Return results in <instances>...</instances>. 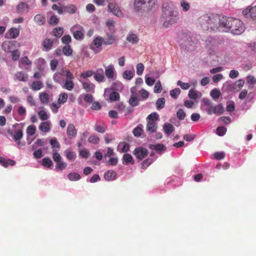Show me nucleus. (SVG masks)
Wrapping results in <instances>:
<instances>
[{
  "mask_svg": "<svg viewBox=\"0 0 256 256\" xmlns=\"http://www.w3.org/2000/svg\"><path fill=\"white\" fill-rule=\"evenodd\" d=\"M123 77L125 79L130 80L134 77V72L130 70H126L123 72Z\"/></svg>",
  "mask_w": 256,
  "mask_h": 256,
  "instance_id": "nucleus-51",
  "label": "nucleus"
},
{
  "mask_svg": "<svg viewBox=\"0 0 256 256\" xmlns=\"http://www.w3.org/2000/svg\"><path fill=\"white\" fill-rule=\"evenodd\" d=\"M68 178L70 181H77L81 178V176L78 173L72 172L68 174Z\"/></svg>",
  "mask_w": 256,
  "mask_h": 256,
  "instance_id": "nucleus-27",
  "label": "nucleus"
},
{
  "mask_svg": "<svg viewBox=\"0 0 256 256\" xmlns=\"http://www.w3.org/2000/svg\"><path fill=\"white\" fill-rule=\"evenodd\" d=\"M158 128L157 124L155 122L148 121L146 124V131L153 133L156 132Z\"/></svg>",
  "mask_w": 256,
  "mask_h": 256,
  "instance_id": "nucleus-18",
  "label": "nucleus"
},
{
  "mask_svg": "<svg viewBox=\"0 0 256 256\" xmlns=\"http://www.w3.org/2000/svg\"><path fill=\"white\" fill-rule=\"evenodd\" d=\"M20 46V44L16 40H6L2 44V48L6 52H11Z\"/></svg>",
  "mask_w": 256,
  "mask_h": 256,
  "instance_id": "nucleus-6",
  "label": "nucleus"
},
{
  "mask_svg": "<svg viewBox=\"0 0 256 256\" xmlns=\"http://www.w3.org/2000/svg\"><path fill=\"white\" fill-rule=\"evenodd\" d=\"M0 164L4 167L6 168L8 166H14L16 164V162L10 159L6 160L3 157H0Z\"/></svg>",
  "mask_w": 256,
  "mask_h": 256,
  "instance_id": "nucleus-19",
  "label": "nucleus"
},
{
  "mask_svg": "<svg viewBox=\"0 0 256 256\" xmlns=\"http://www.w3.org/2000/svg\"><path fill=\"white\" fill-rule=\"evenodd\" d=\"M143 132L142 125L139 124L133 130V134L134 136L139 137Z\"/></svg>",
  "mask_w": 256,
  "mask_h": 256,
  "instance_id": "nucleus-30",
  "label": "nucleus"
},
{
  "mask_svg": "<svg viewBox=\"0 0 256 256\" xmlns=\"http://www.w3.org/2000/svg\"><path fill=\"white\" fill-rule=\"evenodd\" d=\"M52 158L54 160L56 163L61 161L62 157L60 154L56 152L53 150L52 152Z\"/></svg>",
  "mask_w": 256,
  "mask_h": 256,
  "instance_id": "nucleus-61",
  "label": "nucleus"
},
{
  "mask_svg": "<svg viewBox=\"0 0 256 256\" xmlns=\"http://www.w3.org/2000/svg\"><path fill=\"white\" fill-rule=\"evenodd\" d=\"M244 81L243 80L240 79V80H236L234 82L236 88V92L239 91L244 86Z\"/></svg>",
  "mask_w": 256,
  "mask_h": 256,
  "instance_id": "nucleus-52",
  "label": "nucleus"
},
{
  "mask_svg": "<svg viewBox=\"0 0 256 256\" xmlns=\"http://www.w3.org/2000/svg\"><path fill=\"white\" fill-rule=\"evenodd\" d=\"M159 116L158 113L154 112L150 114L148 117L147 119L148 120V121L150 122H155L158 120Z\"/></svg>",
  "mask_w": 256,
  "mask_h": 256,
  "instance_id": "nucleus-44",
  "label": "nucleus"
},
{
  "mask_svg": "<svg viewBox=\"0 0 256 256\" xmlns=\"http://www.w3.org/2000/svg\"><path fill=\"white\" fill-rule=\"evenodd\" d=\"M230 18H232V17L222 16L220 18L213 15L204 16V20L210 25V27L212 30H218L222 32L230 31Z\"/></svg>",
  "mask_w": 256,
  "mask_h": 256,
  "instance_id": "nucleus-1",
  "label": "nucleus"
},
{
  "mask_svg": "<svg viewBox=\"0 0 256 256\" xmlns=\"http://www.w3.org/2000/svg\"><path fill=\"white\" fill-rule=\"evenodd\" d=\"M230 31L236 35L242 34L245 30L244 23L238 18H230Z\"/></svg>",
  "mask_w": 256,
  "mask_h": 256,
  "instance_id": "nucleus-4",
  "label": "nucleus"
},
{
  "mask_svg": "<svg viewBox=\"0 0 256 256\" xmlns=\"http://www.w3.org/2000/svg\"><path fill=\"white\" fill-rule=\"evenodd\" d=\"M16 10L19 14H26L28 12L29 7L26 4L22 2L16 6Z\"/></svg>",
  "mask_w": 256,
  "mask_h": 256,
  "instance_id": "nucleus-14",
  "label": "nucleus"
},
{
  "mask_svg": "<svg viewBox=\"0 0 256 256\" xmlns=\"http://www.w3.org/2000/svg\"><path fill=\"white\" fill-rule=\"evenodd\" d=\"M12 60L14 61L18 60L20 56V52L16 49L14 50V51H12Z\"/></svg>",
  "mask_w": 256,
  "mask_h": 256,
  "instance_id": "nucleus-55",
  "label": "nucleus"
},
{
  "mask_svg": "<svg viewBox=\"0 0 256 256\" xmlns=\"http://www.w3.org/2000/svg\"><path fill=\"white\" fill-rule=\"evenodd\" d=\"M94 74L95 72L94 71L92 70H88L82 72L80 76L81 78L86 79L88 78L91 77Z\"/></svg>",
  "mask_w": 256,
  "mask_h": 256,
  "instance_id": "nucleus-33",
  "label": "nucleus"
},
{
  "mask_svg": "<svg viewBox=\"0 0 256 256\" xmlns=\"http://www.w3.org/2000/svg\"><path fill=\"white\" fill-rule=\"evenodd\" d=\"M156 107L158 110H160L162 108L165 104V99L163 98H159L156 102Z\"/></svg>",
  "mask_w": 256,
  "mask_h": 256,
  "instance_id": "nucleus-40",
  "label": "nucleus"
},
{
  "mask_svg": "<svg viewBox=\"0 0 256 256\" xmlns=\"http://www.w3.org/2000/svg\"><path fill=\"white\" fill-rule=\"evenodd\" d=\"M67 166V164L63 161H60L56 162V170L57 171H62L66 168Z\"/></svg>",
  "mask_w": 256,
  "mask_h": 256,
  "instance_id": "nucleus-31",
  "label": "nucleus"
},
{
  "mask_svg": "<svg viewBox=\"0 0 256 256\" xmlns=\"http://www.w3.org/2000/svg\"><path fill=\"white\" fill-rule=\"evenodd\" d=\"M133 154L138 159L142 160L148 156V150L144 148L138 147L134 150Z\"/></svg>",
  "mask_w": 256,
  "mask_h": 256,
  "instance_id": "nucleus-8",
  "label": "nucleus"
},
{
  "mask_svg": "<svg viewBox=\"0 0 256 256\" xmlns=\"http://www.w3.org/2000/svg\"><path fill=\"white\" fill-rule=\"evenodd\" d=\"M76 134L77 131L74 126L72 124H69L66 130V134L68 138L70 139H72L76 137Z\"/></svg>",
  "mask_w": 256,
  "mask_h": 256,
  "instance_id": "nucleus-12",
  "label": "nucleus"
},
{
  "mask_svg": "<svg viewBox=\"0 0 256 256\" xmlns=\"http://www.w3.org/2000/svg\"><path fill=\"white\" fill-rule=\"evenodd\" d=\"M202 102L204 105L207 107L206 111L210 115L213 114H222L224 112V107L221 104L213 106L212 101L208 98H204L202 100Z\"/></svg>",
  "mask_w": 256,
  "mask_h": 256,
  "instance_id": "nucleus-3",
  "label": "nucleus"
},
{
  "mask_svg": "<svg viewBox=\"0 0 256 256\" xmlns=\"http://www.w3.org/2000/svg\"><path fill=\"white\" fill-rule=\"evenodd\" d=\"M120 148L121 150H120V152H126L129 150L130 144L126 142H121L118 145V150Z\"/></svg>",
  "mask_w": 256,
  "mask_h": 256,
  "instance_id": "nucleus-23",
  "label": "nucleus"
},
{
  "mask_svg": "<svg viewBox=\"0 0 256 256\" xmlns=\"http://www.w3.org/2000/svg\"><path fill=\"white\" fill-rule=\"evenodd\" d=\"M50 143L52 146V148H60V143L57 141L56 138H52L50 140Z\"/></svg>",
  "mask_w": 256,
  "mask_h": 256,
  "instance_id": "nucleus-53",
  "label": "nucleus"
},
{
  "mask_svg": "<svg viewBox=\"0 0 256 256\" xmlns=\"http://www.w3.org/2000/svg\"><path fill=\"white\" fill-rule=\"evenodd\" d=\"M115 38L112 35H108L107 38L104 39V44L106 45L112 44L115 42Z\"/></svg>",
  "mask_w": 256,
  "mask_h": 256,
  "instance_id": "nucleus-36",
  "label": "nucleus"
},
{
  "mask_svg": "<svg viewBox=\"0 0 256 256\" xmlns=\"http://www.w3.org/2000/svg\"><path fill=\"white\" fill-rule=\"evenodd\" d=\"M116 174L112 170H109L105 172L104 178L108 181L114 180L116 178Z\"/></svg>",
  "mask_w": 256,
  "mask_h": 256,
  "instance_id": "nucleus-17",
  "label": "nucleus"
},
{
  "mask_svg": "<svg viewBox=\"0 0 256 256\" xmlns=\"http://www.w3.org/2000/svg\"><path fill=\"white\" fill-rule=\"evenodd\" d=\"M103 69L100 68L98 69L96 72H95L94 74V78L96 82H102L104 81L105 78L103 74Z\"/></svg>",
  "mask_w": 256,
  "mask_h": 256,
  "instance_id": "nucleus-15",
  "label": "nucleus"
},
{
  "mask_svg": "<svg viewBox=\"0 0 256 256\" xmlns=\"http://www.w3.org/2000/svg\"><path fill=\"white\" fill-rule=\"evenodd\" d=\"M186 113L182 109L180 108L176 112V116L178 120H183L186 117Z\"/></svg>",
  "mask_w": 256,
  "mask_h": 256,
  "instance_id": "nucleus-54",
  "label": "nucleus"
},
{
  "mask_svg": "<svg viewBox=\"0 0 256 256\" xmlns=\"http://www.w3.org/2000/svg\"><path fill=\"white\" fill-rule=\"evenodd\" d=\"M156 0H135L134 8L138 12H149L154 7Z\"/></svg>",
  "mask_w": 256,
  "mask_h": 256,
  "instance_id": "nucleus-2",
  "label": "nucleus"
},
{
  "mask_svg": "<svg viewBox=\"0 0 256 256\" xmlns=\"http://www.w3.org/2000/svg\"><path fill=\"white\" fill-rule=\"evenodd\" d=\"M34 20L38 25L41 26L44 24L46 20L42 14H38L34 17Z\"/></svg>",
  "mask_w": 256,
  "mask_h": 256,
  "instance_id": "nucleus-25",
  "label": "nucleus"
},
{
  "mask_svg": "<svg viewBox=\"0 0 256 256\" xmlns=\"http://www.w3.org/2000/svg\"><path fill=\"white\" fill-rule=\"evenodd\" d=\"M88 142L94 144H98L100 142V138L96 135H92L88 138Z\"/></svg>",
  "mask_w": 256,
  "mask_h": 256,
  "instance_id": "nucleus-48",
  "label": "nucleus"
},
{
  "mask_svg": "<svg viewBox=\"0 0 256 256\" xmlns=\"http://www.w3.org/2000/svg\"><path fill=\"white\" fill-rule=\"evenodd\" d=\"M247 82L251 85L256 84V78L252 76L249 75L246 77Z\"/></svg>",
  "mask_w": 256,
  "mask_h": 256,
  "instance_id": "nucleus-64",
  "label": "nucleus"
},
{
  "mask_svg": "<svg viewBox=\"0 0 256 256\" xmlns=\"http://www.w3.org/2000/svg\"><path fill=\"white\" fill-rule=\"evenodd\" d=\"M108 10L114 15L122 17L123 16L122 13L120 8L116 4L113 2L109 3L108 5Z\"/></svg>",
  "mask_w": 256,
  "mask_h": 256,
  "instance_id": "nucleus-10",
  "label": "nucleus"
},
{
  "mask_svg": "<svg viewBox=\"0 0 256 256\" xmlns=\"http://www.w3.org/2000/svg\"><path fill=\"white\" fill-rule=\"evenodd\" d=\"M38 116L42 120H45L48 118V114L44 110H41L39 111L38 112Z\"/></svg>",
  "mask_w": 256,
  "mask_h": 256,
  "instance_id": "nucleus-50",
  "label": "nucleus"
},
{
  "mask_svg": "<svg viewBox=\"0 0 256 256\" xmlns=\"http://www.w3.org/2000/svg\"><path fill=\"white\" fill-rule=\"evenodd\" d=\"M62 52L66 56H70L72 54V50L70 45H66L63 47Z\"/></svg>",
  "mask_w": 256,
  "mask_h": 256,
  "instance_id": "nucleus-39",
  "label": "nucleus"
},
{
  "mask_svg": "<svg viewBox=\"0 0 256 256\" xmlns=\"http://www.w3.org/2000/svg\"><path fill=\"white\" fill-rule=\"evenodd\" d=\"M80 29H82L79 25H76L71 28V31L73 32L74 38L78 40H82L84 37L83 32Z\"/></svg>",
  "mask_w": 256,
  "mask_h": 256,
  "instance_id": "nucleus-9",
  "label": "nucleus"
},
{
  "mask_svg": "<svg viewBox=\"0 0 256 256\" xmlns=\"http://www.w3.org/2000/svg\"><path fill=\"white\" fill-rule=\"evenodd\" d=\"M15 77L20 81L26 82L28 80V75L23 72H20L15 74Z\"/></svg>",
  "mask_w": 256,
  "mask_h": 256,
  "instance_id": "nucleus-24",
  "label": "nucleus"
},
{
  "mask_svg": "<svg viewBox=\"0 0 256 256\" xmlns=\"http://www.w3.org/2000/svg\"><path fill=\"white\" fill-rule=\"evenodd\" d=\"M122 163L124 164H134V162L131 154H125L122 157Z\"/></svg>",
  "mask_w": 256,
  "mask_h": 256,
  "instance_id": "nucleus-21",
  "label": "nucleus"
},
{
  "mask_svg": "<svg viewBox=\"0 0 256 256\" xmlns=\"http://www.w3.org/2000/svg\"><path fill=\"white\" fill-rule=\"evenodd\" d=\"M50 128V122H44L39 126V129L44 132H48Z\"/></svg>",
  "mask_w": 256,
  "mask_h": 256,
  "instance_id": "nucleus-20",
  "label": "nucleus"
},
{
  "mask_svg": "<svg viewBox=\"0 0 256 256\" xmlns=\"http://www.w3.org/2000/svg\"><path fill=\"white\" fill-rule=\"evenodd\" d=\"M105 74L108 79H114V68L112 64H110L106 68Z\"/></svg>",
  "mask_w": 256,
  "mask_h": 256,
  "instance_id": "nucleus-16",
  "label": "nucleus"
},
{
  "mask_svg": "<svg viewBox=\"0 0 256 256\" xmlns=\"http://www.w3.org/2000/svg\"><path fill=\"white\" fill-rule=\"evenodd\" d=\"M40 100L42 103H48L49 100L48 95L46 92H42L40 94Z\"/></svg>",
  "mask_w": 256,
  "mask_h": 256,
  "instance_id": "nucleus-41",
  "label": "nucleus"
},
{
  "mask_svg": "<svg viewBox=\"0 0 256 256\" xmlns=\"http://www.w3.org/2000/svg\"><path fill=\"white\" fill-rule=\"evenodd\" d=\"M42 86V83L40 81L34 82L31 84V88L34 90H38Z\"/></svg>",
  "mask_w": 256,
  "mask_h": 256,
  "instance_id": "nucleus-37",
  "label": "nucleus"
},
{
  "mask_svg": "<svg viewBox=\"0 0 256 256\" xmlns=\"http://www.w3.org/2000/svg\"><path fill=\"white\" fill-rule=\"evenodd\" d=\"M54 42L53 40L50 38H46L42 42V45L44 48L46 50H50L53 46Z\"/></svg>",
  "mask_w": 256,
  "mask_h": 256,
  "instance_id": "nucleus-26",
  "label": "nucleus"
},
{
  "mask_svg": "<svg viewBox=\"0 0 256 256\" xmlns=\"http://www.w3.org/2000/svg\"><path fill=\"white\" fill-rule=\"evenodd\" d=\"M148 148L150 150H154L158 154H160L166 150V147L163 144H150Z\"/></svg>",
  "mask_w": 256,
  "mask_h": 256,
  "instance_id": "nucleus-13",
  "label": "nucleus"
},
{
  "mask_svg": "<svg viewBox=\"0 0 256 256\" xmlns=\"http://www.w3.org/2000/svg\"><path fill=\"white\" fill-rule=\"evenodd\" d=\"M164 130L167 134H170L174 130V126L170 124H164Z\"/></svg>",
  "mask_w": 256,
  "mask_h": 256,
  "instance_id": "nucleus-34",
  "label": "nucleus"
},
{
  "mask_svg": "<svg viewBox=\"0 0 256 256\" xmlns=\"http://www.w3.org/2000/svg\"><path fill=\"white\" fill-rule=\"evenodd\" d=\"M52 32L54 36L57 38H60L63 34L64 30L62 27H58L56 28H54Z\"/></svg>",
  "mask_w": 256,
  "mask_h": 256,
  "instance_id": "nucleus-38",
  "label": "nucleus"
},
{
  "mask_svg": "<svg viewBox=\"0 0 256 256\" xmlns=\"http://www.w3.org/2000/svg\"><path fill=\"white\" fill-rule=\"evenodd\" d=\"M210 94L211 96L214 99H217L220 97V92L218 90L216 89H214L211 90Z\"/></svg>",
  "mask_w": 256,
  "mask_h": 256,
  "instance_id": "nucleus-58",
  "label": "nucleus"
},
{
  "mask_svg": "<svg viewBox=\"0 0 256 256\" xmlns=\"http://www.w3.org/2000/svg\"><path fill=\"white\" fill-rule=\"evenodd\" d=\"M65 153L66 158L69 160H74L76 158V154L74 152L66 150Z\"/></svg>",
  "mask_w": 256,
  "mask_h": 256,
  "instance_id": "nucleus-47",
  "label": "nucleus"
},
{
  "mask_svg": "<svg viewBox=\"0 0 256 256\" xmlns=\"http://www.w3.org/2000/svg\"><path fill=\"white\" fill-rule=\"evenodd\" d=\"M36 131V127L34 126H29L27 128L26 132L28 134L32 136H33Z\"/></svg>",
  "mask_w": 256,
  "mask_h": 256,
  "instance_id": "nucleus-60",
  "label": "nucleus"
},
{
  "mask_svg": "<svg viewBox=\"0 0 256 256\" xmlns=\"http://www.w3.org/2000/svg\"><path fill=\"white\" fill-rule=\"evenodd\" d=\"M104 38L100 36L96 38L93 40V44L97 48H99L104 44Z\"/></svg>",
  "mask_w": 256,
  "mask_h": 256,
  "instance_id": "nucleus-28",
  "label": "nucleus"
},
{
  "mask_svg": "<svg viewBox=\"0 0 256 256\" xmlns=\"http://www.w3.org/2000/svg\"><path fill=\"white\" fill-rule=\"evenodd\" d=\"M224 88L228 91L236 92L234 82L233 83L230 81H227L224 84Z\"/></svg>",
  "mask_w": 256,
  "mask_h": 256,
  "instance_id": "nucleus-22",
  "label": "nucleus"
},
{
  "mask_svg": "<svg viewBox=\"0 0 256 256\" xmlns=\"http://www.w3.org/2000/svg\"><path fill=\"white\" fill-rule=\"evenodd\" d=\"M110 99L112 101H116L120 100V94L118 92H113L110 95Z\"/></svg>",
  "mask_w": 256,
  "mask_h": 256,
  "instance_id": "nucleus-57",
  "label": "nucleus"
},
{
  "mask_svg": "<svg viewBox=\"0 0 256 256\" xmlns=\"http://www.w3.org/2000/svg\"><path fill=\"white\" fill-rule=\"evenodd\" d=\"M242 13L246 18H250L254 20H256V6H248L242 11Z\"/></svg>",
  "mask_w": 256,
  "mask_h": 256,
  "instance_id": "nucleus-7",
  "label": "nucleus"
},
{
  "mask_svg": "<svg viewBox=\"0 0 256 256\" xmlns=\"http://www.w3.org/2000/svg\"><path fill=\"white\" fill-rule=\"evenodd\" d=\"M42 165L46 168H50L53 165V162L50 158H45L42 160Z\"/></svg>",
  "mask_w": 256,
  "mask_h": 256,
  "instance_id": "nucleus-32",
  "label": "nucleus"
},
{
  "mask_svg": "<svg viewBox=\"0 0 256 256\" xmlns=\"http://www.w3.org/2000/svg\"><path fill=\"white\" fill-rule=\"evenodd\" d=\"M226 128L224 126H218L216 129V134L219 136H223L226 132Z\"/></svg>",
  "mask_w": 256,
  "mask_h": 256,
  "instance_id": "nucleus-46",
  "label": "nucleus"
},
{
  "mask_svg": "<svg viewBox=\"0 0 256 256\" xmlns=\"http://www.w3.org/2000/svg\"><path fill=\"white\" fill-rule=\"evenodd\" d=\"M64 76L66 78V80L62 88L71 91L74 88V82L73 80L74 78V76L72 72L69 70H66L64 71Z\"/></svg>",
  "mask_w": 256,
  "mask_h": 256,
  "instance_id": "nucleus-5",
  "label": "nucleus"
},
{
  "mask_svg": "<svg viewBox=\"0 0 256 256\" xmlns=\"http://www.w3.org/2000/svg\"><path fill=\"white\" fill-rule=\"evenodd\" d=\"M68 94L66 92L61 94L58 99V103L59 104H63L66 102L68 99Z\"/></svg>",
  "mask_w": 256,
  "mask_h": 256,
  "instance_id": "nucleus-45",
  "label": "nucleus"
},
{
  "mask_svg": "<svg viewBox=\"0 0 256 256\" xmlns=\"http://www.w3.org/2000/svg\"><path fill=\"white\" fill-rule=\"evenodd\" d=\"M72 42V38L71 36L68 34V35H64L62 38V42L65 44L66 45H69V44L71 42Z\"/></svg>",
  "mask_w": 256,
  "mask_h": 256,
  "instance_id": "nucleus-56",
  "label": "nucleus"
},
{
  "mask_svg": "<svg viewBox=\"0 0 256 256\" xmlns=\"http://www.w3.org/2000/svg\"><path fill=\"white\" fill-rule=\"evenodd\" d=\"M82 88L87 92L94 93L95 90V85L89 80L80 81Z\"/></svg>",
  "mask_w": 256,
  "mask_h": 256,
  "instance_id": "nucleus-11",
  "label": "nucleus"
},
{
  "mask_svg": "<svg viewBox=\"0 0 256 256\" xmlns=\"http://www.w3.org/2000/svg\"><path fill=\"white\" fill-rule=\"evenodd\" d=\"M144 70V66L142 64L139 63L136 66V73L138 76L142 74Z\"/></svg>",
  "mask_w": 256,
  "mask_h": 256,
  "instance_id": "nucleus-63",
  "label": "nucleus"
},
{
  "mask_svg": "<svg viewBox=\"0 0 256 256\" xmlns=\"http://www.w3.org/2000/svg\"><path fill=\"white\" fill-rule=\"evenodd\" d=\"M180 90L179 88H174L170 91V96L173 98H176L180 93Z\"/></svg>",
  "mask_w": 256,
  "mask_h": 256,
  "instance_id": "nucleus-42",
  "label": "nucleus"
},
{
  "mask_svg": "<svg viewBox=\"0 0 256 256\" xmlns=\"http://www.w3.org/2000/svg\"><path fill=\"white\" fill-rule=\"evenodd\" d=\"M126 40L132 44H136L138 41V38L136 34H131L127 36Z\"/></svg>",
  "mask_w": 256,
  "mask_h": 256,
  "instance_id": "nucleus-35",
  "label": "nucleus"
},
{
  "mask_svg": "<svg viewBox=\"0 0 256 256\" xmlns=\"http://www.w3.org/2000/svg\"><path fill=\"white\" fill-rule=\"evenodd\" d=\"M162 90V86L160 80L158 81L154 87V92L155 93H160Z\"/></svg>",
  "mask_w": 256,
  "mask_h": 256,
  "instance_id": "nucleus-62",
  "label": "nucleus"
},
{
  "mask_svg": "<svg viewBox=\"0 0 256 256\" xmlns=\"http://www.w3.org/2000/svg\"><path fill=\"white\" fill-rule=\"evenodd\" d=\"M10 37L12 38H16L20 34V30L16 28H11L8 31Z\"/></svg>",
  "mask_w": 256,
  "mask_h": 256,
  "instance_id": "nucleus-29",
  "label": "nucleus"
},
{
  "mask_svg": "<svg viewBox=\"0 0 256 256\" xmlns=\"http://www.w3.org/2000/svg\"><path fill=\"white\" fill-rule=\"evenodd\" d=\"M23 136V132L22 130H16L14 135V139L15 141H18L21 139Z\"/></svg>",
  "mask_w": 256,
  "mask_h": 256,
  "instance_id": "nucleus-49",
  "label": "nucleus"
},
{
  "mask_svg": "<svg viewBox=\"0 0 256 256\" xmlns=\"http://www.w3.org/2000/svg\"><path fill=\"white\" fill-rule=\"evenodd\" d=\"M153 160L151 158H148L146 160H145L141 164V168H142L145 170L151 164Z\"/></svg>",
  "mask_w": 256,
  "mask_h": 256,
  "instance_id": "nucleus-43",
  "label": "nucleus"
},
{
  "mask_svg": "<svg viewBox=\"0 0 256 256\" xmlns=\"http://www.w3.org/2000/svg\"><path fill=\"white\" fill-rule=\"evenodd\" d=\"M129 104L132 106H136L139 104V100L136 97H131L129 99Z\"/></svg>",
  "mask_w": 256,
  "mask_h": 256,
  "instance_id": "nucleus-59",
  "label": "nucleus"
}]
</instances>
